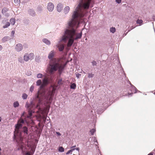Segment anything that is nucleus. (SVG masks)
Segmentation results:
<instances>
[{
	"instance_id": "nucleus-24",
	"label": "nucleus",
	"mask_w": 155,
	"mask_h": 155,
	"mask_svg": "<svg viewBox=\"0 0 155 155\" xmlns=\"http://www.w3.org/2000/svg\"><path fill=\"white\" fill-rule=\"evenodd\" d=\"M64 149L62 147H59L58 148V151L60 152L64 151Z\"/></svg>"
},
{
	"instance_id": "nucleus-25",
	"label": "nucleus",
	"mask_w": 155,
	"mask_h": 155,
	"mask_svg": "<svg viewBox=\"0 0 155 155\" xmlns=\"http://www.w3.org/2000/svg\"><path fill=\"white\" fill-rule=\"evenodd\" d=\"M10 25V23L9 22H7L6 24L3 26V28H8Z\"/></svg>"
},
{
	"instance_id": "nucleus-45",
	"label": "nucleus",
	"mask_w": 155,
	"mask_h": 155,
	"mask_svg": "<svg viewBox=\"0 0 155 155\" xmlns=\"http://www.w3.org/2000/svg\"><path fill=\"white\" fill-rule=\"evenodd\" d=\"M94 142H96L97 143V140H96V139L95 138V137H94Z\"/></svg>"
},
{
	"instance_id": "nucleus-44",
	"label": "nucleus",
	"mask_w": 155,
	"mask_h": 155,
	"mask_svg": "<svg viewBox=\"0 0 155 155\" xmlns=\"http://www.w3.org/2000/svg\"><path fill=\"white\" fill-rule=\"evenodd\" d=\"M26 155H31L30 153L29 152H27L26 153Z\"/></svg>"
},
{
	"instance_id": "nucleus-52",
	"label": "nucleus",
	"mask_w": 155,
	"mask_h": 155,
	"mask_svg": "<svg viewBox=\"0 0 155 155\" xmlns=\"http://www.w3.org/2000/svg\"><path fill=\"white\" fill-rule=\"evenodd\" d=\"M83 73H84V74H86V73L85 72H84V71H83Z\"/></svg>"
},
{
	"instance_id": "nucleus-5",
	"label": "nucleus",
	"mask_w": 155,
	"mask_h": 155,
	"mask_svg": "<svg viewBox=\"0 0 155 155\" xmlns=\"http://www.w3.org/2000/svg\"><path fill=\"white\" fill-rule=\"evenodd\" d=\"M34 58V54L33 53H25L23 56L24 60L25 61H28L29 60H32Z\"/></svg>"
},
{
	"instance_id": "nucleus-8",
	"label": "nucleus",
	"mask_w": 155,
	"mask_h": 155,
	"mask_svg": "<svg viewBox=\"0 0 155 155\" xmlns=\"http://www.w3.org/2000/svg\"><path fill=\"white\" fill-rule=\"evenodd\" d=\"M23 47L22 45L20 43L16 44L15 48V51L17 52H20L23 49Z\"/></svg>"
},
{
	"instance_id": "nucleus-40",
	"label": "nucleus",
	"mask_w": 155,
	"mask_h": 155,
	"mask_svg": "<svg viewBox=\"0 0 155 155\" xmlns=\"http://www.w3.org/2000/svg\"><path fill=\"white\" fill-rule=\"evenodd\" d=\"M76 147V145H75V146H72V147H70V149H74V150H75V147Z\"/></svg>"
},
{
	"instance_id": "nucleus-34",
	"label": "nucleus",
	"mask_w": 155,
	"mask_h": 155,
	"mask_svg": "<svg viewBox=\"0 0 155 155\" xmlns=\"http://www.w3.org/2000/svg\"><path fill=\"white\" fill-rule=\"evenodd\" d=\"M91 63L92 64V65L93 66L96 65L97 64V62L94 61H92L91 62Z\"/></svg>"
},
{
	"instance_id": "nucleus-19",
	"label": "nucleus",
	"mask_w": 155,
	"mask_h": 155,
	"mask_svg": "<svg viewBox=\"0 0 155 155\" xmlns=\"http://www.w3.org/2000/svg\"><path fill=\"white\" fill-rule=\"evenodd\" d=\"M19 106V104L18 101L15 102L13 103V106L15 108H16Z\"/></svg>"
},
{
	"instance_id": "nucleus-32",
	"label": "nucleus",
	"mask_w": 155,
	"mask_h": 155,
	"mask_svg": "<svg viewBox=\"0 0 155 155\" xmlns=\"http://www.w3.org/2000/svg\"><path fill=\"white\" fill-rule=\"evenodd\" d=\"M88 77L89 78H92L94 76V74L92 73H88Z\"/></svg>"
},
{
	"instance_id": "nucleus-39",
	"label": "nucleus",
	"mask_w": 155,
	"mask_h": 155,
	"mask_svg": "<svg viewBox=\"0 0 155 155\" xmlns=\"http://www.w3.org/2000/svg\"><path fill=\"white\" fill-rule=\"evenodd\" d=\"M116 2L118 4H120L121 2V0H116Z\"/></svg>"
},
{
	"instance_id": "nucleus-18",
	"label": "nucleus",
	"mask_w": 155,
	"mask_h": 155,
	"mask_svg": "<svg viewBox=\"0 0 155 155\" xmlns=\"http://www.w3.org/2000/svg\"><path fill=\"white\" fill-rule=\"evenodd\" d=\"M23 60L24 59H23L22 57L21 56L19 57L18 58V62L21 63H24V61Z\"/></svg>"
},
{
	"instance_id": "nucleus-15",
	"label": "nucleus",
	"mask_w": 155,
	"mask_h": 155,
	"mask_svg": "<svg viewBox=\"0 0 155 155\" xmlns=\"http://www.w3.org/2000/svg\"><path fill=\"white\" fill-rule=\"evenodd\" d=\"M70 10V7L68 6H66L64 9V13L65 14H67Z\"/></svg>"
},
{
	"instance_id": "nucleus-48",
	"label": "nucleus",
	"mask_w": 155,
	"mask_h": 155,
	"mask_svg": "<svg viewBox=\"0 0 155 155\" xmlns=\"http://www.w3.org/2000/svg\"><path fill=\"white\" fill-rule=\"evenodd\" d=\"M152 18H153V21H154V20H155V16H154V15H153V16Z\"/></svg>"
},
{
	"instance_id": "nucleus-1",
	"label": "nucleus",
	"mask_w": 155,
	"mask_h": 155,
	"mask_svg": "<svg viewBox=\"0 0 155 155\" xmlns=\"http://www.w3.org/2000/svg\"><path fill=\"white\" fill-rule=\"evenodd\" d=\"M92 0H79L78 4L73 12L71 18L69 19L67 23L66 28L64 30L63 35L61 37L56 47L60 51H62L64 49V45L60 43L61 42L66 43L68 42L67 47L70 48L72 45L74 40L81 38L82 32H77L80 20L88 12L87 10L89 8Z\"/></svg>"
},
{
	"instance_id": "nucleus-21",
	"label": "nucleus",
	"mask_w": 155,
	"mask_h": 155,
	"mask_svg": "<svg viewBox=\"0 0 155 155\" xmlns=\"http://www.w3.org/2000/svg\"><path fill=\"white\" fill-rule=\"evenodd\" d=\"M76 85L74 83L71 84L70 86L71 88L73 89H75L76 88Z\"/></svg>"
},
{
	"instance_id": "nucleus-33",
	"label": "nucleus",
	"mask_w": 155,
	"mask_h": 155,
	"mask_svg": "<svg viewBox=\"0 0 155 155\" xmlns=\"http://www.w3.org/2000/svg\"><path fill=\"white\" fill-rule=\"evenodd\" d=\"M42 10V8L41 6H39L37 8V11L38 12H40Z\"/></svg>"
},
{
	"instance_id": "nucleus-54",
	"label": "nucleus",
	"mask_w": 155,
	"mask_h": 155,
	"mask_svg": "<svg viewBox=\"0 0 155 155\" xmlns=\"http://www.w3.org/2000/svg\"><path fill=\"white\" fill-rule=\"evenodd\" d=\"M2 17V16L1 15H0V18Z\"/></svg>"
},
{
	"instance_id": "nucleus-30",
	"label": "nucleus",
	"mask_w": 155,
	"mask_h": 155,
	"mask_svg": "<svg viewBox=\"0 0 155 155\" xmlns=\"http://www.w3.org/2000/svg\"><path fill=\"white\" fill-rule=\"evenodd\" d=\"M33 111L32 110H30L29 112V115L28 116V118H30L32 116Z\"/></svg>"
},
{
	"instance_id": "nucleus-10",
	"label": "nucleus",
	"mask_w": 155,
	"mask_h": 155,
	"mask_svg": "<svg viewBox=\"0 0 155 155\" xmlns=\"http://www.w3.org/2000/svg\"><path fill=\"white\" fill-rule=\"evenodd\" d=\"M8 8H3L2 11V13L4 15H5V16L8 17L10 15L8 13L6 12L7 11H8Z\"/></svg>"
},
{
	"instance_id": "nucleus-27",
	"label": "nucleus",
	"mask_w": 155,
	"mask_h": 155,
	"mask_svg": "<svg viewBox=\"0 0 155 155\" xmlns=\"http://www.w3.org/2000/svg\"><path fill=\"white\" fill-rule=\"evenodd\" d=\"M95 131L96 130L95 129H93L90 131V132L92 135H93Z\"/></svg>"
},
{
	"instance_id": "nucleus-31",
	"label": "nucleus",
	"mask_w": 155,
	"mask_h": 155,
	"mask_svg": "<svg viewBox=\"0 0 155 155\" xmlns=\"http://www.w3.org/2000/svg\"><path fill=\"white\" fill-rule=\"evenodd\" d=\"M62 79H59L58 80V84L59 85H61L62 84Z\"/></svg>"
},
{
	"instance_id": "nucleus-2",
	"label": "nucleus",
	"mask_w": 155,
	"mask_h": 155,
	"mask_svg": "<svg viewBox=\"0 0 155 155\" xmlns=\"http://www.w3.org/2000/svg\"><path fill=\"white\" fill-rule=\"evenodd\" d=\"M55 52L54 50L51 51L49 53L48 58L50 60L48 67V73L50 74H53L58 69L60 73H61L64 70L67 63L62 64L60 62L59 60L53 58Z\"/></svg>"
},
{
	"instance_id": "nucleus-53",
	"label": "nucleus",
	"mask_w": 155,
	"mask_h": 155,
	"mask_svg": "<svg viewBox=\"0 0 155 155\" xmlns=\"http://www.w3.org/2000/svg\"><path fill=\"white\" fill-rule=\"evenodd\" d=\"M84 20H83L81 21V22H84Z\"/></svg>"
},
{
	"instance_id": "nucleus-26",
	"label": "nucleus",
	"mask_w": 155,
	"mask_h": 155,
	"mask_svg": "<svg viewBox=\"0 0 155 155\" xmlns=\"http://www.w3.org/2000/svg\"><path fill=\"white\" fill-rule=\"evenodd\" d=\"M27 97H28V95L26 94L25 93H24L22 94V98L23 99H24V100L26 99L27 98Z\"/></svg>"
},
{
	"instance_id": "nucleus-23",
	"label": "nucleus",
	"mask_w": 155,
	"mask_h": 155,
	"mask_svg": "<svg viewBox=\"0 0 155 155\" xmlns=\"http://www.w3.org/2000/svg\"><path fill=\"white\" fill-rule=\"evenodd\" d=\"M44 76L45 77V76H44L42 74L39 73V74H38L37 75V77L38 78H42V77H43Z\"/></svg>"
},
{
	"instance_id": "nucleus-41",
	"label": "nucleus",
	"mask_w": 155,
	"mask_h": 155,
	"mask_svg": "<svg viewBox=\"0 0 155 155\" xmlns=\"http://www.w3.org/2000/svg\"><path fill=\"white\" fill-rule=\"evenodd\" d=\"M25 107H26L27 108H28L30 107L29 104L27 103H26V104Z\"/></svg>"
},
{
	"instance_id": "nucleus-3",
	"label": "nucleus",
	"mask_w": 155,
	"mask_h": 155,
	"mask_svg": "<svg viewBox=\"0 0 155 155\" xmlns=\"http://www.w3.org/2000/svg\"><path fill=\"white\" fill-rule=\"evenodd\" d=\"M56 87L51 86L48 92L42 90L38 91L36 96V98L38 100V104H37L36 107L39 108L40 104L43 102L45 104H46L49 105L51 103L53 96L56 90Z\"/></svg>"
},
{
	"instance_id": "nucleus-7",
	"label": "nucleus",
	"mask_w": 155,
	"mask_h": 155,
	"mask_svg": "<svg viewBox=\"0 0 155 155\" xmlns=\"http://www.w3.org/2000/svg\"><path fill=\"white\" fill-rule=\"evenodd\" d=\"M131 85V88L130 90L131 92L130 93H128L127 95H126V96H127L128 97H131L132 96V94L133 93H135L137 92V91H138L139 92H140V91H138L137 90V88L131 84H130Z\"/></svg>"
},
{
	"instance_id": "nucleus-49",
	"label": "nucleus",
	"mask_w": 155,
	"mask_h": 155,
	"mask_svg": "<svg viewBox=\"0 0 155 155\" xmlns=\"http://www.w3.org/2000/svg\"><path fill=\"white\" fill-rule=\"evenodd\" d=\"M153 153H149L148 154V155H153Z\"/></svg>"
},
{
	"instance_id": "nucleus-22",
	"label": "nucleus",
	"mask_w": 155,
	"mask_h": 155,
	"mask_svg": "<svg viewBox=\"0 0 155 155\" xmlns=\"http://www.w3.org/2000/svg\"><path fill=\"white\" fill-rule=\"evenodd\" d=\"M110 31L112 33H114L116 31V29L114 27H112L110 28Z\"/></svg>"
},
{
	"instance_id": "nucleus-4",
	"label": "nucleus",
	"mask_w": 155,
	"mask_h": 155,
	"mask_svg": "<svg viewBox=\"0 0 155 155\" xmlns=\"http://www.w3.org/2000/svg\"><path fill=\"white\" fill-rule=\"evenodd\" d=\"M26 121L25 120H24L21 118L18 121V123L15 125V130L14 133V139L18 143H22L23 138L21 136V133L19 131V129L21 128L22 124Z\"/></svg>"
},
{
	"instance_id": "nucleus-14",
	"label": "nucleus",
	"mask_w": 155,
	"mask_h": 155,
	"mask_svg": "<svg viewBox=\"0 0 155 155\" xmlns=\"http://www.w3.org/2000/svg\"><path fill=\"white\" fill-rule=\"evenodd\" d=\"M43 42L47 45H50L51 44V42L50 41L48 40L46 38H44L42 39Z\"/></svg>"
},
{
	"instance_id": "nucleus-29",
	"label": "nucleus",
	"mask_w": 155,
	"mask_h": 155,
	"mask_svg": "<svg viewBox=\"0 0 155 155\" xmlns=\"http://www.w3.org/2000/svg\"><path fill=\"white\" fill-rule=\"evenodd\" d=\"M74 150V149H71V150H68L66 153V154H68L70 153H71V154L72 153V152Z\"/></svg>"
},
{
	"instance_id": "nucleus-28",
	"label": "nucleus",
	"mask_w": 155,
	"mask_h": 155,
	"mask_svg": "<svg viewBox=\"0 0 155 155\" xmlns=\"http://www.w3.org/2000/svg\"><path fill=\"white\" fill-rule=\"evenodd\" d=\"M143 23V21L142 20L138 19L137 21V23L139 24L140 25H141Z\"/></svg>"
},
{
	"instance_id": "nucleus-13",
	"label": "nucleus",
	"mask_w": 155,
	"mask_h": 155,
	"mask_svg": "<svg viewBox=\"0 0 155 155\" xmlns=\"http://www.w3.org/2000/svg\"><path fill=\"white\" fill-rule=\"evenodd\" d=\"M10 39H11V38H10L8 36H6L2 38V42L4 43L8 41Z\"/></svg>"
},
{
	"instance_id": "nucleus-20",
	"label": "nucleus",
	"mask_w": 155,
	"mask_h": 155,
	"mask_svg": "<svg viewBox=\"0 0 155 155\" xmlns=\"http://www.w3.org/2000/svg\"><path fill=\"white\" fill-rule=\"evenodd\" d=\"M10 21L11 24L12 25H14L15 22V19L13 18H11L10 20Z\"/></svg>"
},
{
	"instance_id": "nucleus-43",
	"label": "nucleus",
	"mask_w": 155,
	"mask_h": 155,
	"mask_svg": "<svg viewBox=\"0 0 155 155\" xmlns=\"http://www.w3.org/2000/svg\"><path fill=\"white\" fill-rule=\"evenodd\" d=\"M56 134L58 136H61V134L59 132H56Z\"/></svg>"
},
{
	"instance_id": "nucleus-50",
	"label": "nucleus",
	"mask_w": 155,
	"mask_h": 155,
	"mask_svg": "<svg viewBox=\"0 0 155 155\" xmlns=\"http://www.w3.org/2000/svg\"><path fill=\"white\" fill-rule=\"evenodd\" d=\"M31 72H30L28 74V75H31Z\"/></svg>"
},
{
	"instance_id": "nucleus-9",
	"label": "nucleus",
	"mask_w": 155,
	"mask_h": 155,
	"mask_svg": "<svg viewBox=\"0 0 155 155\" xmlns=\"http://www.w3.org/2000/svg\"><path fill=\"white\" fill-rule=\"evenodd\" d=\"M54 8V4L51 2L48 3L47 5V9L49 12H52Z\"/></svg>"
},
{
	"instance_id": "nucleus-17",
	"label": "nucleus",
	"mask_w": 155,
	"mask_h": 155,
	"mask_svg": "<svg viewBox=\"0 0 155 155\" xmlns=\"http://www.w3.org/2000/svg\"><path fill=\"white\" fill-rule=\"evenodd\" d=\"M36 85L37 86H41V84L42 83V81L40 79H39L38 80V81H37L36 82Z\"/></svg>"
},
{
	"instance_id": "nucleus-12",
	"label": "nucleus",
	"mask_w": 155,
	"mask_h": 155,
	"mask_svg": "<svg viewBox=\"0 0 155 155\" xmlns=\"http://www.w3.org/2000/svg\"><path fill=\"white\" fill-rule=\"evenodd\" d=\"M62 9V5L61 3H58L57 6V10L58 12L61 11Z\"/></svg>"
},
{
	"instance_id": "nucleus-46",
	"label": "nucleus",
	"mask_w": 155,
	"mask_h": 155,
	"mask_svg": "<svg viewBox=\"0 0 155 155\" xmlns=\"http://www.w3.org/2000/svg\"><path fill=\"white\" fill-rule=\"evenodd\" d=\"M75 150H77L78 151V152H79V150H80V148L79 147H77L75 148Z\"/></svg>"
},
{
	"instance_id": "nucleus-55",
	"label": "nucleus",
	"mask_w": 155,
	"mask_h": 155,
	"mask_svg": "<svg viewBox=\"0 0 155 155\" xmlns=\"http://www.w3.org/2000/svg\"><path fill=\"white\" fill-rule=\"evenodd\" d=\"M31 105H32V104H33V103H32V102H31Z\"/></svg>"
},
{
	"instance_id": "nucleus-11",
	"label": "nucleus",
	"mask_w": 155,
	"mask_h": 155,
	"mask_svg": "<svg viewBox=\"0 0 155 155\" xmlns=\"http://www.w3.org/2000/svg\"><path fill=\"white\" fill-rule=\"evenodd\" d=\"M28 13L32 16H35L36 15V13L34 10L32 9L29 8L28 10Z\"/></svg>"
},
{
	"instance_id": "nucleus-6",
	"label": "nucleus",
	"mask_w": 155,
	"mask_h": 155,
	"mask_svg": "<svg viewBox=\"0 0 155 155\" xmlns=\"http://www.w3.org/2000/svg\"><path fill=\"white\" fill-rule=\"evenodd\" d=\"M49 78L45 76L42 81V83L40 86V88L41 89H43L45 86L47 85L49 83Z\"/></svg>"
},
{
	"instance_id": "nucleus-35",
	"label": "nucleus",
	"mask_w": 155,
	"mask_h": 155,
	"mask_svg": "<svg viewBox=\"0 0 155 155\" xmlns=\"http://www.w3.org/2000/svg\"><path fill=\"white\" fill-rule=\"evenodd\" d=\"M34 89V86H33L32 85L30 89V91L32 92V91H33Z\"/></svg>"
},
{
	"instance_id": "nucleus-16",
	"label": "nucleus",
	"mask_w": 155,
	"mask_h": 155,
	"mask_svg": "<svg viewBox=\"0 0 155 155\" xmlns=\"http://www.w3.org/2000/svg\"><path fill=\"white\" fill-rule=\"evenodd\" d=\"M22 131L25 134V135L28 134V128L25 126L24 127L22 128Z\"/></svg>"
},
{
	"instance_id": "nucleus-38",
	"label": "nucleus",
	"mask_w": 155,
	"mask_h": 155,
	"mask_svg": "<svg viewBox=\"0 0 155 155\" xmlns=\"http://www.w3.org/2000/svg\"><path fill=\"white\" fill-rule=\"evenodd\" d=\"M14 2L16 4H18L20 2V0H14Z\"/></svg>"
},
{
	"instance_id": "nucleus-37",
	"label": "nucleus",
	"mask_w": 155,
	"mask_h": 155,
	"mask_svg": "<svg viewBox=\"0 0 155 155\" xmlns=\"http://www.w3.org/2000/svg\"><path fill=\"white\" fill-rule=\"evenodd\" d=\"M15 33V31H12L11 32V35L12 38H13L14 36V35Z\"/></svg>"
},
{
	"instance_id": "nucleus-42",
	"label": "nucleus",
	"mask_w": 155,
	"mask_h": 155,
	"mask_svg": "<svg viewBox=\"0 0 155 155\" xmlns=\"http://www.w3.org/2000/svg\"><path fill=\"white\" fill-rule=\"evenodd\" d=\"M43 118L44 121L45 122V120H46V116H43Z\"/></svg>"
},
{
	"instance_id": "nucleus-36",
	"label": "nucleus",
	"mask_w": 155,
	"mask_h": 155,
	"mask_svg": "<svg viewBox=\"0 0 155 155\" xmlns=\"http://www.w3.org/2000/svg\"><path fill=\"white\" fill-rule=\"evenodd\" d=\"M81 74L78 73L76 74V77L78 78H79L81 76Z\"/></svg>"
},
{
	"instance_id": "nucleus-47",
	"label": "nucleus",
	"mask_w": 155,
	"mask_h": 155,
	"mask_svg": "<svg viewBox=\"0 0 155 155\" xmlns=\"http://www.w3.org/2000/svg\"><path fill=\"white\" fill-rule=\"evenodd\" d=\"M2 48H3L2 46L0 45V51L2 50Z\"/></svg>"
},
{
	"instance_id": "nucleus-51",
	"label": "nucleus",
	"mask_w": 155,
	"mask_h": 155,
	"mask_svg": "<svg viewBox=\"0 0 155 155\" xmlns=\"http://www.w3.org/2000/svg\"><path fill=\"white\" fill-rule=\"evenodd\" d=\"M2 120L1 117H0V122Z\"/></svg>"
}]
</instances>
